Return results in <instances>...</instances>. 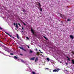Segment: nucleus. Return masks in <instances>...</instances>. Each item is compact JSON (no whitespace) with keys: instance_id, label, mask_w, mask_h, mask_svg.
Returning a JSON list of instances; mask_svg holds the SVG:
<instances>
[{"instance_id":"nucleus-7","label":"nucleus","mask_w":74,"mask_h":74,"mask_svg":"<svg viewBox=\"0 0 74 74\" xmlns=\"http://www.w3.org/2000/svg\"><path fill=\"white\" fill-rule=\"evenodd\" d=\"M70 38H72V39H73V38H74V36H73V35H70Z\"/></svg>"},{"instance_id":"nucleus-32","label":"nucleus","mask_w":74,"mask_h":74,"mask_svg":"<svg viewBox=\"0 0 74 74\" xmlns=\"http://www.w3.org/2000/svg\"><path fill=\"white\" fill-rule=\"evenodd\" d=\"M0 29L1 30H2V29H3L1 27H0Z\"/></svg>"},{"instance_id":"nucleus-12","label":"nucleus","mask_w":74,"mask_h":74,"mask_svg":"<svg viewBox=\"0 0 74 74\" xmlns=\"http://www.w3.org/2000/svg\"><path fill=\"white\" fill-rule=\"evenodd\" d=\"M14 59H17L18 58V57L16 56H14Z\"/></svg>"},{"instance_id":"nucleus-40","label":"nucleus","mask_w":74,"mask_h":74,"mask_svg":"<svg viewBox=\"0 0 74 74\" xmlns=\"http://www.w3.org/2000/svg\"><path fill=\"white\" fill-rule=\"evenodd\" d=\"M66 65H67V64H68L67 63H66Z\"/></svg>"},{"instance_id":"nucleus-35","label":"nucleus","mask_w":74,"mask_h":74,"mask_svg":"<svg viewBox=\"0 0 74 74\" xmlns=\"http://www.w3.org/2000/svg\"><path fill=\"white\" fill-rule=\"evenodd\" d=\"M40 52L41 53H42V52H41V51Z\"/></svg>"},{"instance_id":"nucleus-1","label":"nucleus","mask_w":74,"mask_h":74,"mask_svg":"<svg viewBox=\"0 0 74 74\" xmlns=\"http://www.w3.org/2000/svg\"><path fill=\"white\" fill-rule=\"evenodd\" d=\"M31 32H32V33L33 34V35H34V36H37V35L34 34V30H33V29L32 28L31 29Z\"/></svg>"},{"instance_id":"nucleus-16","label":"nucleus","mask_w":74,"mask_h":74,"mask_svg":"<svg viewBox=\"0 0 74 74\" xmlns=\"http://www.w3.org/2000/svg\"><path fill=\"white\" fill-rule=\"evenodd\" d=\"M47 60L48 61V62H49V61L50 60L49 59V58H47Z\"/></svg>"},{"instance_id":"nucleus-15","label":"nucleus","mask_w":74,"mask_h":74,"mask_svg":"<svg viewBox=\"0 0 74 74\" xmlns=\"http://www.w3.org/2000/svg\"><path fill=\"white\" fill-rule=\"evenodd\" d=\"M33 53V51L30 50L29 51V53Z\"/></svg>"},{"instance_id":"nucleus-18","label":"nucleus","mask_w":74,"mask_h":74,"mask_svg":"<svg viewBox=\"0 0 74 74\" xmlns=\"http://www.w3.org/2000/svg\"><path fill=\"white\" fill-rule=\"evenodd\" d=\"M16 27L17 28H18V24H16Z\"/></svg>"},{"instance_id":"nucleus-30","label":"nucleus","mask_w":74,"mask_h":74,"mask_svg":"<svg viewBox=\"0 0 74 74\" xmlns=\"http://www.w3.org/2000/svg\"><path fill=\"white\" fill-rule=\"evenodd\" d=\"M36 51H38L37 49V48L36 49Z\"/></svg>"},{"instance_id":"nucleus-13","label":"nucleus","mask_w":74,"mask_h":74,"mask_svg":"<svg viewBox=\"0 0 74 74\" xmlns=\"http://www.w3.org/2000/svg\"><path fill=\"white\" fill-rule=\"evenodd\" d=\"M43 37L44 38H45V39H46V40H48V38H46L45 36H43Z\"/></svg>"},{"instance_id":"nucleus-28","label":"nucleus","mask_w":74,"mask_h":74,"mask_svg":"<svg viewBox=\"0 0 74 74\" xmlns=\"http://www.w3.org/2000/svg\"><path fill=\"white\" fill-rule=\"evenodd\" d=\"M22 30H24V28L23 27H22Z\"/></svg>"},{"instance_id":"nucleus-21","label":"nucleus","mask_w":74,"mask_h":74,"mask_svg":"<svg viewBox=\"0 0 74 74\" xmlns=\"http://www.w3.org/2000/svg\"><path fill=\"white\" fill-rule=\"evenodd\" d=\"M71 53H72L74 55V51H72L71 52Z\"/></svg>"},{"instance_id":"nucleus-4","label":"nucleus","mask_w":74,"mask_h":74,"mask_svg":"<svg viewBox=\"0 0 74 74\" xmlns=\"http://www.w3.org/2000/svg\"><path fill=\"white\" fill-rule=\"evenodd\" d=\"M37 3H39V5L37 4V5L40 8V7H41V4H40V2H37Z\"/></svg>"},{"instance_id":"nucleus-20","label":"nucleus","mask_w":74,"mask_h":74,"mask_svg":"<svg viewBox=\"0 0 74 74\" xmlns=\"http://www.w3.org/2000/svg\"><path fill=\"white\" fill-rule=\"evenodd\" d=\"M40 11L41 12H42V8H40Z\"/></svg>"},{"instance_id":"nucleus-36","label":"nucleus","mask_w":74,"mask_h":74,"mask_svg":"<svg viewBox=\"0 0 74 74\" xmlns=\"http://www.w3.org/2000/svg\"><path fill=\"white\" fill-rule=\"evenodd\" d=\"M66 58H68V59H69V57L68 56L66 57Z\"/></svg>"},{"instance_id":"nucleus-6","label":"nucleus","mask_w":74,"mask_h":74,"mask_svg":"<svg viewBox=\"0 0 74 74\" xmlns=\"http://www.w3.org/2000/svg\"><path fill=\"white\" fill-rule=\"evenodd\" d=\"M38 57H37L36 58V59H35V62H37V60H38Z\"/></svg>"},{"instance_id":"nucleus-43","label":"nucleus","mask_w":74,"mask_h":74,"mask_svg":"<svg viewBox=\"0 0 74 74\" xmlns=\"http://www.w3.org/2000/svg\"><path fill=\"white\" fill-rule=\"evenodd\" d=\"M1 52L0 51V53H1Z\"/></svg>"},{"instance_id":"nucleus-23","label":"nucleus","mask_w":74,"mask_h":74,"mask_svg":"<svg viewBox=\"0 0 74 74\" xmlns=\"http://www.w3.org/2000/svg\"><path fill=\"white\" fill-rule=\"evenodd\" d=\"M32 74H36V73H35L34 72H32Z\"/></svg>"},{"instance_id":"nucleus-22","label":"nucleus","mask_w":74,"mask_h":74,"mask_svg":"<svg viewBox=\"0 0 74 74\" xmlns=\"http://www.w3.org/2000/svg\"><path fill=\"white\" fill-rule=\"evenodd\" d=\"M21 62H23V63H24V61L22 60H21Z\"/></svg>"},{"instance_id":"nucleus-33","label":"nucleus","mask_w":74,"mask_h":74,"mask_svg":"<svg viewBox=\"0 0 74 74\" xmlns=\"http://www.w3.org/2000/svg\"><path fill=\"white\" fill-rule=\"evenodd\" d=\"M15 25H16V24H15V23H14V25L15 26Z\"/></svg>"},{"instance_id":"nucleus-19","label":"nucleus","mask_w":74,"mask_h":74,"mask_svg":"<svg viewBox=\"0 0 74 74\" xmlns=\"http://www.w3.org/2000/svg\"><path fill=\"white\" fill-rule=\"evenodd\" d=\"M45 70H49V68H45Z\"/></svg>"},{"instance_id":"nucleus-31","label":"nucleus","mask_w":74,"mask_h":74,"mask_svg":"<svg viewBox=\"0 0 74 74\" xmlns=\"http://www.w3.org/2000/svg\"><path fill=\"white\" fill-rule=\"evenodd\" d=\"M27 47H28V48H29V49H30V47H29V46H27Z\"/></svg>"},{"instance_id":"nucleus-38","label":"nucleus","mask_w":74,"mask_h":74,"mask_svg":"<svg viewBox=\"0 0 74 74\" xmlns=\"http://www.w3.org/2000/svg\"><path fill=\"white\" fill-rule=\"evenodd\" d=\"M39 51H40V52H41V51H40V50H39Z\"/></svg>"},{"instance_id":"nucleus-26","label":"nucleus","mask_w":74,"mask_h":74,"mask_svg":"<svg viewBox=\"0 0 74 74\" xmlns=\"http://www.w3.org/2000/svg\"><path fill=\"white\" fill-rule=\"evenodd\" d=\"M10 54L11 55H14V54L13 53H10Z\"/></svg>"},{"instance_id":"nucleus-9","label":"nucleus","mask_w":74,"mask_h":74,"mask_svg":"<svg viewBox=\"0 0 74 74\" xmlns=\"http://www.w3.org/2000/svg\"><path fill=\"white\" fill-rule=\"evenodd\" d=\"M34 59H35V57H33V58H31L30 60H34Z\"/></svg>"},{"instance_id":"nucleus-24","label":"nucleus","mask_w":74,"mask_h":74,"mask_svg":"<svg viewBox=\"0 0 74 74\" xmlns=\"http://www.w3.org/2000/svg\"><path fill=\"white\" fill-rule=\"evenodd\" d=\"M26 38L27 40H29V38L27 37H26Z\"/></svg>"},{"instance_id":"nucleus-25","label":"nucleus","mask_w":74,"mask_h":74,"mask_svg":"<svg viewBox=\"0 0 74 74\" xmlns=\"http://www.w3.org/2000/svg\"><path fill=\"white\" fill-rule=\"evenodd\" d=\"M67 60H69V61H70V59L69 58Z\"/></svg>"},{"instance_id":"nucleus-29","label":"nucleus","mask_w":74,"mask_h":74,"mask_svg":"<svg viewBox=\"0 0 74 74\" xmlns=\"http://www.w3.org/2000/svg\"><path fill=\"white\" fill-rule=\"evenodd\" d=\"M18 25H19V26H21V24H20V23H18Z\"/></svg>"},{"instance_id":"nucleus-2","label":"nucleus","mask_w":74,"mask_h":74,"mask_svg":"<svg viewBox=\"0 0 74 74\" xmlns=\"http://www.w3.org/2000/svg\"><path fill=\"white\" fill-rule=\"evenodd\" d=\"M59 70V69H54L53 70V72H58Z\"/></svg>"},{"instance_id":"nucleus-34","label":"nucleus","mask_w":74,"mask_h":74,"mask_svg":"<svg viewBox=\"0 0 74 74\" xmlns=\"http://www.w3.org/2000/svg\"><path fill=\"white\" fill-rule=\"evenodd\" d=\"M7 51L8 52V53H10V51Z\"/></svg>"},{"instance_id":"nucleus-5","label":"nucleus","mask_w":74,"mask_h":74,"mask_svg":"<svg viewBox=\"0 0 74 74\" xmlns=\"http://www.w3.org/2000/svg\"><path fill=\"white\" fill-rule=\"evenodd\" d=\"M5 33H6V34H8V36H10V37H12V36H11V35L10 34H8V33H7V32H5Z\"/></svg>"},{"instance_id":"nucleus-10","label":"nucleus","mask_w":74,"mask_h":74,"mask_svg":"<svg viewBox=\"0 0 74 74\" xmlns=\"http://www.w3.org/2000/svg\"><path fill=\"white\" fill-rule=\"evenodd\" d=\"M71 21V19L70 18H68L67 20V21L68 22V21Z\"/></svg>"},{"instance_id":"nucleus-27","label":"nucleus","mask_w":74,"mask_h":74,"mask_svg":"<svg viewBox=\"0 0 74 74\" xmlns=\"http://www.w3.org/2000/svg\"><path fill=\"white\" fill-rule=\"evenodd\" d=\"M23 25H25V26H26V24H25V23H23Z\"/></svg>"},{"instance_id":"nucleus-37","label":"nucleus","mask_w":74,"mask_h":74,"mask_svg":"<svg viewBox=\"0 0 74 74\" xmlns=\"http://www.w3.org/2000/svg\"><path fill=\"white\" fill-rule=\"evenodd\" d=\"M21 32L23 33V31H22Z\"/></svg>"},{"instance_id":"nucleus-8","label":"nucleus","mask_w":74,"mask_h":74,"mask_svg":"<svg viewBox=\"0 0 74 74\" xmlns=\"http://www.w3.org/2000/svg\"><path fill=\"white\" fill-rule=\"evenodd\" d=\"M36 55L39 56V55H40V53L38 51L36 53Z\"/></svg>"},{"instance_id":"nucleus-41","label":"nucleus","mask_w":74,"mask_h":74,"mask_svg":"<svg viewBox=\"0 0 74 74\" xmlns=\"http://www.w3.org/2000/svg\"><path fill=\"white\" fill-rule=\"evenodd\" d=\"M20 55H22V54H21Z\"/></svg>"},{"instance_id":"nucleus-3","label":"nucleus","mask_w":74,"mask_h":74,"mask_svg":"<svg viewBox=\"0 0 74 74\" xmlns=\"http://www.w3.org/2000/svg\"><path fill=\"white\" fill-rule=\"evenodd\" d=\"M19 48H20V49H22V50H23L25 52H26V50H25V49H23V47H18Z\"/></svg>"},{"instance_id":"nucleus-14","label":"nucleus","mask_w":74,"mask_h":74,"mask_svg":"<svg viewBox=\"0 0 74 74\" xmlns=\"http://www.w3.org/2000/svg\"><path fill=\"white\" fill-rule=\"evenodd\" d=\"M60 16H61V18H63V16L64 17H65V16L62 15V14L60 15Z\"/></svg>"},{"instance_id":"nucleus-39","label":"nucleus","mask_w":74,"mask_h":74,"mask_svg":"<svg viewBox=\"0 0 74 74\" xmlns=\"http://www.w3.org/2000/svg\"><path fill=\"white\" fill-rule=\"evenodd\" d=\"M38 4H37H37H38V5H39V3H37Z\"/></svg>"},{"instance_id":"nucleus-11","label":"nucleus","mask_w":74,"mask_h":74,"mask_svg":"<svg viewBox=\"0 0 74 74\" xmlns=\"http://www.w3.org/2000/svg\"><path fill=\"white\" fill-rule=\"evenodd\" d=\"M16 36H17V38H18V39H19V35H18V34H16Z\"/></svg>"},{"instance_id":"nucleus-42","label":"nucleus","mask_w":74,"mask_h":74,"mask_svg":"<svg viewBox=\"0 0 74 74\" xmlns=\"http://www.w3.org/2000/svg\"><path fill=\"white\" fill-rule=\"evenodd\" d=\"M15 29V30H17L16 29V28Z\"/></svg>"},{"instance_id":"nucleus-44","label":"nucleus","mask_w":74,"mask_h":74,"mask_svg":"<svg viewBox=\"0 0 74 74\" xmlns=\"http://www.w3.org/2000/svg\"><path fill=\"white\" fill-rule=\"evenodd\" d=\"M60 63H61V62H60Z\"/></svg>"},{"instance_id":"nucleus-17","label":"nucleus","mask_w":74,"mask_h":74,"mask_svg":"<svg viewBox=\"0 0 74 74\" xmlns=\"http://www.w3.org/2000/svg\"><path fill=\"white\" fill-rule=\"evenodd\" d=\"M23 12L25 13L26 12V10H25V9H23Z\"/></svg>"}]
</instances>
